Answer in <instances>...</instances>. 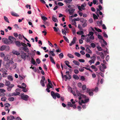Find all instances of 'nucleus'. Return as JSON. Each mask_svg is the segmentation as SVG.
Returning a JSON list of instances; mask_svg holds the SVG:
<instances>
[{"instance_id":"obj_43","label":"nucleus","mask_w":120,"mask_h":120,"mask_svg":"<svg viewBox=\"0 0 120 120\" xmlns=\"http://www.w3.org/2000/svg\"><path fill=\"white\" fill-rule=\"evenodd\" d=\"M90 45L93 48H94L96 46L95 45L94 43H91L90 44Z\"/></svg>"},{"instance_id":"obj_62","label":"nucleus","mask_w":120,"mask_h":120,"mask_svg":"<svg viewBox=\"0 0 120 120\" xmlns=\"http://www.w3.org/2000/svg\"><path fill=\"white\" fill-rule=\"evenodd\" d=\"M89 95H90V96H92L93 95V92H90L88 93Z\"/></svg>"},{"instance_id":"obj_46","label":"nucleus","mask_w":120,"mask_h":120,"mask_svg":"<svg viewBox=\"0 0 120 120\" xmlns=\"http://www.w3.org/2000/svg\"><path fill=\"white\" fill-rule=\"evenodd\" d=\"M94 18V19H98V17L95 14H94L93 15Z\"/></svg>"},{"instance_id":"obj_64","label":"nucleus","mask_w":120,"mask_h":120,"mask_svg":"<svg viewBox=\"0 0 120 120\" xmlns=\"http://www.w3.org/2000/svg\"><path fill=\"white\" fill-rule=\"evenodd\" d=\"M79 61L80 62L83 63L85 62V60L83 59H79Z\"/></svg>"},{"instance_id":"obj_26","label":"nucleus","mask_w":120,"mask_h":120,"mask_svg":"<svg viewBox=\"0 0 120 120\" xmlns=\"http://www.w3.org/2000/svg\"><path fill=\"white\" fill-rule=\"evenodd\" d=\"M14 98L13 97H9L8 99V100L10 101H14Z\"/></svg>"},{"instance_id":"obj_60","label":"nucleus","mask_w":120,"mask_h":120,"mask_svg":"<svg viewBox=\"0 0 120 120\" xmlns=\"http://www.w3.org/2000/svg\"><path fill=\"white\" fill-rule=\"evenodd\" d=\"M58 5L60 6H63V5H64L63 4V3H62L61 2H59L58 3Z\"/></svg>"},{"instance_id":"obj_51","label":"nucleus","mask_w":120,"mask_h":120,"mask_svg":"<svg viewBox=\"0 0 120 120\" xmlns=\"http://www.w3.org/2000/svg\"><path fill=\"white\" fill-rule=\"evenodd\" d=\"M5 95V93L4 92H0V96H4Z\"/></svg>"},{"instance_id":"obj_20","label":"nucleus","mask_w":120,"mask_h":120,"mask_svg":"<svg viewBox=\"0 0 120 120\" xmlns=\"http://www.w3.org/2000/svg\"><path fill=\"white\" fill-rule=\"evenodd\" d=\"M52 20L54 22H58V21L57 20V18H56L54 17V16H53L52 17Z\"/></svg>"},{"instance_id":"obj_58","label":"nucleus","mask_w":120,"mask_h":120,"mask_svg":"<svg viewBox=\"0 0 120 120\" xmlns=\"http://www.w3.org/2000/svg\"><path fill=\"white\" fill-rule=\"evenodd\" d=\"M22 87H23V88H26V84L24 83H22Z\"/></svg>"},{"instance_id":"obj_41","label":"nucleus","mask_w":120,"mask_h":120,"mask_svg":"<svg viewBox=\"0 0 120 120\" xmlns=\"http://www.w3.org/2000/svg\"><path fill=\"white\" fill-rule=\"evenodd\" d=\"M98 38L100 39H101V40H103V38L102 37L101 35H100L99 34L98 35Z\"/></svg>"},{"instance_id":"obj_10","label":"nucleus","mask_w":120,"mask_h":120,"mask_svg":"<svg viewBox=\"0 0 120 120\" xmlns=\"http://www.w3.org/2000/svg\"><path fill=\"white\" fill-rule=\"evenodd\" d=\"M80 22L82 23H84L85 22H87V20L83 18H81L80 19Z\"/></svg>"},{"instance_id":"obj_6","label":"nucleus","mask_w":120,"mask_h":120,"mask_svg":"<svg viewBox=\"0 0 120 120\" xmlns=\"http://www.w3.org/2000/svg\"><path fill=\"white\" fill-rule=\"evenodd\" d=\"M76 37H74L72 41H71V43L69 44V46H72L75 43L76 41Z\"/></svg>"},{"instance_id":"obj_63","label":"nucleus","mask_w":120,"mask_h":120,"mask_svg":"<svg viewBox=\"0 0 120 120\" xmlns=\"http://www.w3.org/2000/svg\"><path fill=\"white\" fill-rule=\"evenodd\" d=\"M8 74L6 73H3L2 74V76L4 77H6L7 76Z\"/></svg>"},{"instance_id":"obj_37","label":"nucleus","mask_w":120,"mask_h":120,"mask_svg":"<svg viewBox=\"0 0 120 120\" xmlns=\"http://www.w3.org/2000/svg\"><path fill=\"white\" fill-rule=\"evenodd\" d=\"M7 99L5 97H2L1 99V100L3 101H5Z\"/></svg>"},{"instance_id":"obj_48","label":"nucleus","mask_w":120,"mask_h":120,"mask_svg":"<svg viewBox=\"0 0 120 120\" xmlns=\"http://www.w3.org/2000/svg\"><path fill=\"white\" fill-rule=\"evenodd\" d=\"M87 25V23L86 22H85L84 23L82 24V26L84 28Z\"/></svg>"},{"instance_id":"obj_18","label":"nucleus","mask_w":120,"mask_h":120,"mask_svg":"<svg viewBox=\"0 0 120 120\" xmlns=\"http://www.w3.org/2000/svg\"><path fill=\"white\" fill-rule=\"evenodd\" d=\"M22 48L23 50L25 51V52H28L29 51V49L28 48L26 47H22Z\"/></svg>"},{"instance_id":"obj_7","label":"nucleus","mask_w":120,"mask_h":120,"mask_svg":"<svg viewBox=\"0 0 120 120\" xmlns=\"http://www.w3.org/2000/svg\"><path fill=\"white\" fill-rule=\"evenodd\" d=\"M21 57L22 58L25 60L26 59V54L24 52H22L21 55Z\"/></svg>"},{"instance_id":"obj_27","label":"nucleus","mask_w":120,"mask_h":120,"mask_svg":"<svg viewBox=\"0 0 120 120\" xmlns=\"http://www.w3.org/2000/svg\"><path fill=\"white\" fill-rule=\"evenodd\" d=\"M5 84L6 86H8L10 84V82L8 81H6L5 83Z\"/></svg>"},{"instance_id":"obj_23","label":"nucleus","mask_w":120,"mask_h":120,"mask_svg":"<svg viewBox=\"0 0 120 120\" xmlns=\"http://www.w3.org/2000/svg\"><path fill=\"white\" fill-rule=\"evenodd\" d=\"M0 71L2 73H6L7 71L4 68H1Z\"/></svg>"},{"instance_id":"obj_35","label":"nucleus","mask_w":120,"mask_h":120,"mask_svg":"<svg viewBox=\"0 0 120 120\" xmlns=\"http://www.w3.org/2000/svg\"><path fill=\"white\" fill-rule=\"evenodd\" d=\"M76 93L77 94V95L79 96L80 97L82 95V94L81 93H80L79 92V91L78 90L76 91Z\"/></svg>"},{"instance_id":"obj_13","label":"nucleus","mask_w":120,"mask_h":120,"mask_svg":"<svg viewBox=\"0 0 120 120\" xmlns=\"http://www.w3.org/2000/svg\"><path fill=\"white\" fill-rule=\"evenodd\" d=\"M49 57L50 59V60L51 62L52 63H53L55 64H56L55 62L53 57L52 56H49Z\"/></svg>"},{"instance_id":"obj_2","label":"nucleus","mask_w":120,"mask_h":120,"mask_svg":"<svg viewBox=\"0 0 120 120\" xmlns=\"http://www.w3.org/2000/svg\"><path fill=\"white\" fill-rule=\"evenodd\" d=\"M9 49V47L8 45H3L0 47V50L1 51H3L4 50L6 51H8Z\"/></svg>"},{"instance_id":"obj_14","label":"nucleus","mask_w":120,"mask_h":120,"mask_svg":"<svg viewBox=\"0 0 120 120\" xmlns=\"http://www.w3.org/2000/svg\"><path fill=\"white\" fill-rule=\"evenodd\" d=\"M10 62H7L6 64L5 68L7 69L10 66Z\"/></svg>"},{"instance_id":"obj_42","label":"nucleus","mask_w":120,"mask_h":120,"mask_svg":"<svg viewBox=\"0 0 120 120\" xmlns=\"http://www.w3.org/2000/svg\"><path fill=\"white\" fill-rule=\"evenodd\" d=\"M75 54L78 57H79L80 56V54L78 52H75Z\"/></svg>"},{"instance_id":"obj_57","label":"nucleus","mask_w":120,"mask_h":120,"mask_svg":"<svg viewBox=\"0 0 120 120\" xmlns=\"http://www.w3.org/2000/svg\"><path fill=\"white\" fill-rule=\"evenodd\" d=\"M90 40L89 38L87 37L86 40V41L87 42H90Z\"/></svg>"},{"instance_id":"obj_8","label":"nucleus","mask_w":120,"mask_h":120,"mask_svg":"<svg viewBox=\"0 0 120 120\" xmlns=\"http://www.w3.org/2000/svg\"><path fill=\"white\" fill-rule=\"evenodd\" d=\"M75 9L72 8L71 9H68V11L69 12V14L70 15H72L73 13L75 11Z\"/></svg>"},{"instance_id":"obj_59","label":"nucleus","mask_w":120,"mask_h":120,"mask_svg":"<svg viewBox=\"0 0 120 120\" xmlns=\"http://www.w3.org/2000/svg\"><path fill=\"white\" fill-rule=\"evenodd\" d=\"M89 62L90 63V65H91L92 64V63L94 64V61L91 60H89Z\"/></svg>"},{"instance_id":"obj_40","label":"nucleus","mask_w":120,"mask_h":120,"mask_svg":"<svg viewBox=\"0 0 120 120\" xmlns=\"http://www.w3.org/2000/svg\"><path fill=\"white\" fill-rule=\"evenodd\" d=\"M11 15L13 16H18L19 15H17V13H16L14 12H12L11 13Z\"/></svg>"},{"instance_id":"obj_47","label":"nucleus","mask_w":120,"mask_h":120,"mask_svg":"<svg viewBox=\"0 0 120 120\" xmlns=\"http://www.w3.org/2000/svg\"><path fill=\"white\" fill-rule=\"evenodd\" d=\"M78 28L80 30H83V28L81 26V25L79 24L78 25Z\"/></svg>"},{"instance_id":"obj_15","label":"nucleus","mask_w":120,"mask_h":120,"mask_svg":"<svg viewBox=\"0 0 120 120\" xmlns=\"http://www.w3.org/2000/svg\"><path fill=\"white\" fill-rule=\"evenodd\" d=\"M20 93L19 92H16V93L15 92H14L12 93V96H16L18 95H19L20 94Z\"/></svg>"},{"instance_id":"obj_30","label":"nucleus","mask_w":120,"mask_h":120,"mask_svg":"<svg viewBox=\"0 0 120 120\" xmlns=\"http://www.w3.org/2000/svg\"><path fill=\"white\" fill-rule=\"evenodd\" d=\"M62 32L63 34L66 35V31L62 29Z\"/></svg>"},{"instance_id":"obj_25","label":"nucleus","mask_w":120,"mask_h":120,"mask_svg":"<svg viewBox=\"0 0 120 120\" xmlns=\"http://www.w3.org/2000/svg\"><path fill=\"white\" fill-rule=\"evenodd\" d=\"M4 20L6 22H8V23H9V22L8 20V18L6 16H4Z\"/></svg>"},{"instance_id":"obj_45","label":"nucleus","mask_w":120,"mask_h":120,"mask_svg":"<svg viewBox=\"0 0 120 120\" xmlns=\"http://www.w3.org/2000/svg\"><path fill=\"white\" fill-rule=\"evenodd\" d=\"M86 88V86L85 85H84L82 86V89L83 90H85Z\"/></svg>"},{"instance_id":"obj_56","label":"nucleus","mask_w":120,"mask_h":120,"mask_svg":"<svg viewBox=\"0 0 120 120\" xmlns=\"http://www.w3.org/2000/svg\"><path fill=\"white\" fill-rule=\"evenodd\" d=\"M17 65L16 63H15V64L13 65L12 67V68L14 69H15L16 68Z\"/></svg>"},{"instance_id":"obj_1","label":"nucleus","mask_w":120,"mask_h":120,"mask_svg":"<svg viewBox=\"0 0 120 120\" xmlns=\"http://www.w3.org/2000/svg\"><path fill=\"white\" fill-rule=\"evenodd\" d=\"M51 94L53 98L54 99H56V97L58 98L60 97V95L57 93H56L55 94L53 91H52L51 92Z\"/></svg>"},{"instance_id":"obj_61","label":"nucleus","mask_w":120,"mask_h":120,"mask_svg":"<svg viewBox=\"0 0 120 120\" xmlns=\"http://www.w3.org/2000/svg\"><path fill=\"white\" fill-rule=\"evenodd\" d=\"M0 56L1 57H4L5 56V54L3 52L1 53L0 54Z\"/></svg>"},{"instance_id":"obj_55","label":"nucleus","mask_w":120,"mask_h":120,"mask_svg":"<svg viewBox=\"0 0 120 120\" xmlns=\"http://www.w3.org/2000/svg\"><path fill=\"white\" fill-rule=\"evenodd\" d=\"M97 48L98 50L99 51H101L102 50V49L101 47H100L97 46Z\"/></svg>"},{"instance_id":"obj_44","label":"nucleus","mask_w":120,"mask_h":120,"mask_svg":"<svg viewBox=\"0 0 120 120\" xmlns=\"http://www.w3.org/2000/svg\"><path fill=\"white\" fill-rule=\"evenodd\" d=\"M47 88H48L49 89L50 88H52V87L49 84H48L47 85Z\"/></svg>"},{"instance_id":"obj_29","label":"nucleus","mask_w":120,"mask_h":120,"mask_svg":"<svg viewBox=\"0 0 120 120\" xmlns=\"http://www.w3.org/2000/svg\"><path fill=\"white\" fill-rule=\"evenodd\" d=\"M41 19L44 22H45L46 20H47V18L44 16H42Z\"/></svg>"},{"instance_id":"obj_3","label":"nucleus","mask_w":120,"mask_h":120,"mask_svg":"<svg viewBox=\"0 0 120 120\" xmlns=\"http://www.w3.org/2000/svg\"><path fill=\"white\" fill-rule=\"evenodd\" d=\"M9 44L12 43L13 42H15L16 39L15 38L11 36H9L8 37Z\"/></svg>"},{"instance_id":"obj_49","label":"nucleus","mask_w":120,"mask_h":120,"mask_svg":"<svg viewBox=\"0 0 120 120\" xmlns=\"http://www.w3.org/2000/svg\"><path fill=\"white\" fill-rule=\"evenodd\" d=\"M90 58L91 59V60L95 61L96 60V57L95 56H93L91 57H90Z\"/></svg>"},{"instance_id":"obj_17","label":"nucleus","mask_w":120,"mask_h":120,"mask_svg":"<svg viewBox=\"0 0 120 120\" xmlns=\"http://www.w3.org/2000/svg\"><path fill=\"white\" fill-rule=\"evenodd\" d=\"M49 54L51 55H52L53 56H54L55 54L54 53L53 51H50L49 52Z\"/></svg>"},{"instance_id":"obj_33","label":"nucleus","mask_w":120,"mask_h":120,"mask_svg":"<svg viewBox=\"0 0 120 120\" xmlns=\"http://www.w3.org/2000/svg\"><path fill=\"white\" fill-rule=\"evenodd\" d=\"M94 29H95V30H96V31L99 32H102V30H101L99 29V28H97L95 27H94Z\"/></svg>"},{"instance_id":"obj_52","label":"nucleus","mask_w":120,"mask_h":120,"mask_svg":"<svg viewBox=\"0 0 120 120\" xmlns=\"http://www.w3.org/2000/svg\"><path fill=\"white\" fill-rule=\"evenodd\" d=\"M74 72L76 74H78L79 73V71L77 69H75L74 70Z\"/></svg>"},{"instance_id":"obj_54","label":"nucleus","mask_w":120,"mask_h":120,"mask_svg":"<svg viewBox=\"0 0 120 120\" xmlns=\"http://www.w3.org/2000/svg\"><path fill=\"white\" fill-rule=\"evenodd\" d=\"M36 61L38 64H39L41 63V61L39 58L37 59H36Z\"/></svg>"},{"instance_id":"obj_24","label":"nucleus","mask_w":120,"mask_h":120,"mask_svg":"<svg viewBox=\"0 0 120 120\" xmlns=\"http://www.w3.org/2000/svg\"><path fill=\"white\" fill-rule=\"evenodd\" d=\"M40 84L41 86L43 87L45 86V84L44 83V81L42 80H41L40 81Z\"/></svg>"},{"instance_id":"obj_22","label":"nucleus","mask_w":120,"mask_h":120,"mask_svg":"<svg viewBox=\"0 0 120 120\" xmlns=\"http://www.w3.org/2000/svg\"><path fill=\"white\" fill-rule=\"evenodd\" d=\"M8 79L10 81H12L13 80L12 77L11 76L9 75L8 76Z\"/></svg>"},{"instance_id":"obj_36","label":"nucleus","mask_w":120,"mask_h":120,"mask_svg":"<svg viewBox=\"0 0 120 120\" xmlns=\"http://www.w3.org/2000/svg\"><path fill=\"white\" fill-rule=\"evenodd\" d=\"M100 70L101 71L103 72H104L105 71L104 69L101 67H100Z\"/></svg>"},{"instance_id":"obj_53","label":"nucleus","mask_w":120,"mask_h":120,"mask_svg":"<svg viewBox=\"0 0 120 120\" xmlns=\"http://www.w3.org/2000/svg\"><path fill=\"white\" fill-rule=\"evenodd\" d=\"M68 106L72 107L73 106V105L71 104V103L70 102H68Z\"/></svg>"},{"instance_id":"obj_9","label":"nucleus","mask_w":120,"mask_h":120,"mask_svg":"<svg viewBox=\"0 0 120 120\" xmlns=\"http://www.w3.org/2000/svg\"><path fill=\"white\" fill-rule=\"evenodd\" d=\"M31 62L32 63L33 65H37V64L36 63V61H35V60L33 59V57L31 58Z\"/></svg>"},{"instance_id":"obj_39","label":"nucleus","mask_w":120,"mask_h":120,"mask_svg":"<svg viewBox=\"0 0 120 120\" xmlns=\"http://www.w3.org/2000/svg\"><path fill=\"white\" fill-rule=\"evenodd\" d=\"M67 55L70 58H74L73 56L71 54H68Z\"/></svg>"},{"instance_id":"obj_21","label":"nucleus","mask_w":120,"mask_h":120,"mask_svg":"<svg viewBox=\"0 0 120 120\" xmlns=\"http://www.w3.org/2000/svg\"><path fill=\"white\" fill-rule=\"evenodd\" d=\"M86 51L88 53H92L91 51L88 47L86 48Z\"/></svg>"},{"instance_id":"obj_12","label":"nucleus","mask_w":120,"mask_h":120,"mask_svg":"<svg viewBox=\"0 0 120 120\" xmlns=\"http://www.w3.org/2000/svg\"><path fill=\"white\" fill-rule=\"evenodd\" d=\"M65 63L66 64V65L69 68H72V67L69 65V62L67 60L65 61Z\"/></svg>"},{"instance_id":"obj_34","label":"nucleus","mask_w":120,"mask_h":120,"mask_svg":"<svg viewBox=\"0 0 120 120\" xmlns=\"http://www.w3.org/2000/svg\"><path fill=\"white\" fill-rule=\"evenodd\" d=\"M72 1V0H64V2L66 3H70Z\"/></svg>"},{"instance_id":"obj_38","label":"nucleus","mask_w":120,"mask_h":120,"mask_svg":"<svg viewBox=\"0 0 120 120\" xmlns=\"http://www.w3.org/2000/svg\"><path fill=\"white\" fill-rule=\"evenodd\" d=\"M59 57L60 59H61L63 57L64 55L62 53H61L59 55Z\"/></svg>"},{"instance_id":"obj_31","label":"nucleus","mask_w":120,"mask_h":120,"mask_svg":"<svg viewBox=\"0 0 120 120\" xmlns=\"http://www.w3.org/2000/svg\"><path fill=\"white\" fill-rule=\"evenodd\" d=\"M57 28L58 29H57V28L56 27H53V29L56 32H57L58 30L60 32V31H59V28Z\"/></svg>"},{"instance_id":"obj_28","label":"nucleus","mask_w":120,"mask_h":120,"mask_svg":"<svg viewBox=\"0 0 120 120\" xmlns=\"http://www.w3.org/2000/svg\"><path fill=\"white\" fill-rule=\"evenodd\" d=\"M101 58L103 59H104L105 58V56L103 53L102 52H101V53L100 55Z\"/></svg>"},{"instance_id":"obj_50","label":"nucleus","mask_w":120,"mask_h":120,"mask_svg":"<svg viewBox=\"0 0 120 120\" xmlns=\"http://www.w3.org/2000/svg\"><path fill=\"white\" fill-rule=\"evenodd\" d=\"M94 34V33L93 32H90L89 33V34H88V36H90V35L91 36H93Z\"/></svg>"},{"instance_id":"obj_32","label":"nucleus","mask_w":120,"mask_h":120,"mask_svg":"<svg viewBox=\"0 0 120 120\" xmlns=\"http://www.w3.org/2000/svg\"><path fill=\"white\" fill-rule=\"evenodd\" d=\"M63 37L65 40L68 43H69V41L67 38L65 36H64Z\"/></svg>"},{"instance_id":"obj_19","label":"nucleus","mask_w":120,"mask_h":120,"mask_svg":"<svg viewBox=\"0 0 120 120\" xmlns=\"http://www.w3.org/2000/svg\"><path fill=\"white\" fill-rule=\"evenodd\" d=\"M73 78L77 80H78L79 79V77L76 75H73Z\"/></svg>"},{"instance_id":"obj_11","label":"nucleus","mask_w":120,"mask_h":120,"mask_svg":"<svg viewBox=\"0 0 120 120\" xmlns=\"http://www.w3.org/2000/svg\"><path fill=\"white\" fill-rule=\"evenodd\" d=\"M15 44L18 47H20L21 45V44L20 41H15Z\"/></svg>"},{"instance_id":"obj_5","label":"nucleus","mask_w":120,"mask_h":120,"mask_svg":"<svg viewBox=\"0 0 120 120\" xmlns=\"http://www.w3.org/2000/svg\"><path fill=\"white\" fill-rule=\"evenodd\" d=\"M29 97V96L26 95H23L21 96V98L22 99L26 101H28Z\"/></svg>"},{"instance_id":"obj_16","label":"nucleus","mask_w":120,"mask_h":120,"mask_svg":"<svg viewBox=\"0 0 120 120\" xmlns=\"http://www.w3.org/2000/svg\"><path fill=\"white\" fill-rule=\"evenodd\" d=\"M73 63L77 65H79L80 64L76 60H73Z\"/></svg>"},{"instance_id":"obj_4","label":"nucleus","mask_w":120,"mask_h":120,"mask_svg":"<svg viewBox=\"0 0 120 120\" xmlns=\"http://www.w3.org/2000/svg\"><path fill=\"white\" fill-rule=\"evenodd\" d=\"M2 42L6 45H9V41L8 39L5 38H4L2 39Z\"/></svg>"}]
</instances>
